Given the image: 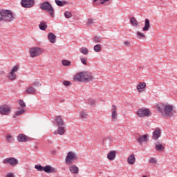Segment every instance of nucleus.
<instances>
[{"mask_svg":"<svg viewBox=\"0 0 177 177\" xmlns=\"http://www.w3.org/2000/svg\"><path fill=\"white\" fill-rule=\"evenodd\" d=\"M157 110L162 113V117H172L174 115V106L169 104L158 105Z\"/></svg>","mask_w":177,"mask_h":177,"instance_id":"1","label":"nucleus"},{"mask_svg":"<svg viewBox=\"0 0 177 177\" xmlns=\"http://www.w3.org/2000/svg\"><path fill=\"white\" fill-rule=\"evenodd\" d=\"M93 80V75L88 72H80L74 77V81L77 82H91Z\"/></svg>","mask_w":177,"mask_h":177,"instance_id":"2","label":"nucleus"},{"mask_svg":"<svg viewBox=\"0 0 177 177\" xmlns=\"http://www.w3.org/2000/svg\"><path fill=\"white\" fill-rule=\"evenodd\" d=\"M16 19V15L9 10H0V21H7L10 23Z\"/></svg>","mask_w":177,"mask_h":177,"instance_id":"3","label":"nucleus"},{"mask_svg":"<svg viewBox=\"0 0 177 177\" xmlns=\"http://www.w3.org/2000/svg\"><path fill=\"white\" fill-rule=\"evenodd\" d=\"M40 9L41 10H46L49 13L50 17H55V9L52 6V4L48 1H44L41 4H40Z\"/></svg>","mask_w":177,"mask_h":177,"instance_id":"4","label":"nucleus"},{"mask_svg":"<svg viewBox=\"0 0 177 177\" xmlns=\"http://www.w3.org/2000/svg\"><path fill=\"white\" fill-rule=\"evenodd\" d=\"M78 160V156L77 153L73 151H69L66 157L65 162L67 165H71L74 161Z\"/></svg>","mask_w":177,"mask_h":177,"instance_id":"5","label":"nucleus"},{"mask_svg":"<svg viewBox=\"0 0 177 177\" xmlns=\"http://www.w3.org/2000/svg\"><path fill=\"white\" fill-rule=\"evenodd\" d=\"M137 115L140 118L150 117V115H151V111H150L149 109L146 108L140 109L137 111Z\"/></svg>","mask_w":177,"mask_h":177,"instance_id":"6","label":"nucleus"},{"mask_svg":"<svg viewBox=\"0 0 177 177\" xmlns=\"http://www.w3.org/2000/svg\"><path fill=\"white\" fill-rule=\"evenodd\" d=\"M3 164L8 165L9 164L11 167H15L19 164V160L15 158H6L3 160Z\"/></svg>","mask_w":177,"mask_h":177,"instance_id":"7","label":"nucleus"},{"mask_svg":"<svg viewBox=\"0 0 177 177\" xmlns=\"http://www.w3.org/2000/svg\"><path fill=\"white\" fill-rule=\"evenodd\" d=\"M10 113H12V110L9 105L4 104L0 106V114H1V115H9Z\"/></svg>","mask_w":177,"mask_h":177,"instance_id":"8","label":"nucleus"},{"mask_svg":"<svg viewBox=\"0 0 177 177\" xmlns=\"http://www.w3.org/2000/svg\"><path fill=\"white\" fill-rule=\"evenodd\" d=\"M30 53L32 57H37L42 55V50L38 47H34L30 49Z\"/></svg>","mask_w":177,"mask_h":177,"instance_id":"9","label":"nucleus"},{"mask_svg":"<svg viewBox=\"0 0 177 177\" xmlns=\"http://www.w3.org/2000/svg\"><path fill=\"white\" fill-rule=\"evenodd\" d=\"M35 1L34 0H21L23 8H32Z\"/></svg>","mask_w":177,"mask_h":177,"instance_id":"10","label":"nucleus"},{"mask_svg":"<svg viewBox=\"0 0 177 177\" xmlns=\"http://www.w3.org/2000/svg\"><path fill=\"white\" fill-rule=\"evenodd\" d=\"M55 121L57 127H66V123L61 115L56 116Z\"/></svg>","mask_w":177,"mask_h":177,"instance_id":"11","label":"nucleus"},{"mask_svg":"<svg viewBox=\"0 0 177 177\" xmlns=\"http://www.w3.org/2000/svg\"><path fill=\"white\" fill-rule=\"evenodd\" d=\"M69 171L71 174L78 175L80 174V168L77 167V165L74 164H71L69 166Z\"/></svg>","mask_w":177,"mask_h":177,"instance_id":"12","label":"nucleus"},{"mask_svg":"<svg viewBox=\"0 0 177 177\" xmlns=\"http://www.w3.org/2000/svg\"><path fill=\"white\" fill-rule=\"evenodd\" d=\"M137 91L139 93L146 91V82H140L136 86Z\"/></svg>","mask_w":177,"mask_h":177,"instance_id":"13","label":"nucleus"},{"mask_svg":"<svg viewBox=\"0 0 177 177\" xmlns=\"http://www.w3.org/2000/svg\"><path fill=\"white\" fill-rule=\"evenodd\" d=\"M160 136H161V130L158 128L153 132L152 139L153 140H158Z\"/></svg>","mask_w":177,"mask_h":177,"instance_id":"14","label":"nucleus"},{"mask_svg":"<svg viewBox=\"0 0 177 177\" xmlns=\"http://www.w3.org/2000/svg\"><path fill=\"white\" fill-rule=\"evenodd\" d=\"M44 172L46 174H55L56 172V168L53 167L50 165H47L44 167Z\"/></svg>","mask_w":177,"mask_h":177,"instance_id":"15","label":"nucleus"},{"mask_svg":"<svg viewBox=\"0 0 177 177\" xmlns=\"http://www.w3.org/2000/svg\"><path fill=\"white\" fill-rule=\"evenodd\" d=\"M17 139L19 142H28V138L27 137V136L23 133H20L19 135H18V136L17 137Z\"/></svg>","mask_w":177,"mask_h":177,"instance_id":"16","label":"nucleus"},{"mask_svg":"<svg viewBox=\"0 0 177 177\" xmlns=\"http://www.w3.org/2000/svg\"><path fill=\"white\" fill-rule=\"evenodd\" d=\"M64 133H66L64 126L58 127L57 131L54 132V135H64Z\"/></svg>","mask_w":177,"mask_h":177,"instance_id":"17","label":"nucleus"},{"mask_svg":"<svg viewBox=\"0 0 177 177\" xmlns=\"http://www.w3.org/2000/svg\"><path fill=\"white\" fill-rule=\"evenodd\" d=\"M149 138L148 135H143V136H139L138 138H137V142L140 143V145H142V143L145 142H147V139Z\"/></svg>","mask_w":177,"mask_h":177,"instance_id":"18","label":"nucleus"},{"mask_svg":"<svg viewBox=\"0 0 177 177\" xmlns=\"http://www.w3.org/2000/svg\"><path fill=\"white\" fill-rule=\"evenodd\" d=\"M48 41L51 43V44H55L56 43V35L55 34H53V32H49L48 34Z\"/></svg>","mask_w":177,"mask_h":177,"instance_id":"19","label":"nucleus"},{"mask_svg":"<svg viewBox=\"0 0 177 177\" xmlns=\"http://www.w3.org/2000/svg\"><path fill=\"white\" fill-rule=\"evenodd\" d=\"M111 113L112 120L114 121L117 118V106L114 104L112 105Z\"/></svg>","mask_w":177,"mask_h":177,"instance_id":"20","label":"nucleus"},{"mask_svg":"<svg viewBox=\"0 0 177 177\" xmlns=\"http://www.w3.org/2000/svg\"><path fill=\"white\" fill-rule=\"evenodd\" d=\"M136 161V158H135V155L133 153H131L127 158V162L130 164V165H133Z\"/></svg>","mask_w":177,"mask_h":177,"instance_id":"21","label":"nucleus"},{"mask_svg":"<svg viewBox=\"0 0 177 177\" xmlns=\"http://www.w3.org/2000/svg\"><path fill=\"white\" fill-rule=\"evenodd\" d=\"M150 20L146 19L145 21V26L142 28V31H149L150 30Z\"/></svg>","mask_w":177,"mask_h":177,"instance_id":"22","label":"nucleus"},{"mask_svg":"<svg viewBox=\"0 0 177 177\" xmlns=\"http://www.w3.org/2000/svg\"><path fill=\"white\" fill-rule=\"evenodd\" d=\"M107 158L108 160H110V161H113V160H115V151H111L107 155Z\"/></svg>","mask_w":177,"mask_h":177,"instance_id":"23","label":"nucleus"},{"mask_svg":"<svg viewBox=\"0 0 177 177\" xmlns=\"http://www.w3.org/2000/svg\"><path fill=\"white\" fill-rule=\"evenodd\" d=\"M36 92H37V89H35V88L32 86H29L26 89V93H28V95H34V93H35Z\"/></svg>","mask_w":177,"mask_h":177,"instance_id":"24","label":"nucleus"},{"mask_svg":"<svg viewBox=\"0 0 177 177\" xmlns=\"http://www.w3.org/2000/svg\"><path fill=\"white\" fill-rule=\"evenodd\" d=\"M55 1L57 6H64V5H67L68 3V2L66 1L55 0Z\"/></svg>","mask_w":177,"mask_h":177,"instance_id":"25","label":"nucleus"},{"mask_svg":"<svg viewBox=\"0 0 177 177\" xmlns=\"http://www.w3.org/2000/svg\"><path fill=\"white\" fill-rule=\"evenodd\" d=\"M164 149H165V147L162 144H156V150H157V151H164Z\"/></svg>","mask_w":177,"mask_h":177,"instance_id":"26","label":"nucleus"},{"mask_svg":"<svg viewBox=\"0 0 177 177\" xmlns=\"http://www.w3.org/2000/svg\"><path fill=\"white\" fill-rule=\"evenodd\" d=\"M39 28H40L42 31H45L46 28H48V25L44 21L40 22L39 25Z\"/></svg>","mask_w":177,"mask_h":177,"instance_id":"27","label":"nucleus"},{"mask_svg":"<svg viewBox=\"0 0 177 177\" xmlns=\"http://www.w3.org/2000/svg\"><path fill=\"white\" fill-rule=\"evenodd\" d=\"M17 75L16 73H14L13 72H10L8 75V78L10 80V81H15L16 80Z\"/></svg>","mask_w":177,"mask_h":177,"instance_id":"28","label":"nucleus"},{"mask_svg":"<svg viewBox=\"0 0 177 177\" xmlns=\"http://www.w3.org/2000/svg\"><path fill=\"white\" fill-rule=\"evenodd\" d=\"M62 66H64L65 67H70V66H71V61H69L67 59H62Z\"/></svg>","mask_w":177,"mask_h":177,"instance_id":"29","label":"nucleus"},{"mask_svg":"<svg viewBox=\"0 0 177 177\" xmlns=\"http://www.w3.org/2000/svg\"><path fill=\"white\" fill-rule=\"evenodd\" d=\"M136 34L137 38H138V39H146V35H145L144 33L138 31Z\"/></svg>","mask_w":177,"mask_h":177,"instance_id":"30","label":"nucleus"},{"mask_svg":"<svg viewBox=\"0 0 177 177\" xmlns=\"http://www.w3.org/2000/svg\"><path fill=\"white\" fill-rule=\"evenodd\" d=\"M80 53L82 55H88L89 53V50L86 47H82L80 48Z\"/></svg>","mask_w":177,"mask_h":177,"instance_id":"31","label":"nucleus"},{"mask_svg":"<svg viewBox=\"0 0 177 177\" xmlns=\"http://www.w3.org/2000/svg\"><path fill=\"white\" fill-rule=\"evenodd\" d=\"M130 21L133 27H138L139 26V23L138 22V21H136V19H135V17H131Z\"/></svg>","mask_w":177,"mask_h":177,"instance_id":"32","label":"nucleus"},{"mask_svg":"<svg viewBox=\"0 0 177 177\" xmlns=\"http://www.w3.org/2000/svg\"><path fill=\"white\" fill-rule=\"evenodd\" d=\"M26 113L24 109H21L15 112V115H13V118H16L17 115H21L23 113Z\"/></svg>","mask_w":177,"mask_h":177,"instance_id":"33","label":"nucleus"},{"mask_svg":"<svg viewBox=\"0 0 177 177\" xmlns=\"http://www.w3.org/2000/svg\"><path fill=\"white\" fill-rule=\"evenodd\" d=\"M88 104H89L90 106H96V100L93 99V98H90L88 100L87 102Z\"/></svg>","mask_w":177,"mask_h":177,"instance_id":"34","label":"nucleus"},{"mask_svg":"<svg viewBox=\"0 0 177 177\" xmlns=\"http://www.w3.org/2000/svg\"><path fill=\"white\" fill-rule=\"evenodd\" d=\"M94 52L99 53L100 50H102V46L100 44H96L93 47Z\"/></svg>","mask_w":177,"mask_h":177,"instance_id":"35","label":"nucleus"},{"mask_svg":"<svg viewBox=\"0 0 177 177\" xmlns=\"http://www.w3.org/2000/svg\"><path fill=\"white\" fill-rule=\"evenodd\" d=\"M6 139L8 143H13V137L10 134H8Z\"/></svg>","mask_w":177,"mask_h":177,"instance_id":"36","label":"nucleus"},{"mask_svg":"<svg viewBox=\"0 0 177 177\" xmlns=\"http://www.w3.org/2000/svg\"><path fill=\"white\" fill-rule=\"evenodd\" d=\"M93 41L95 44H99V43L102 42V39L100 38V37L95 36V37H93Z\"/></svg>","mask_w":177,"mask_h":177,"instance_id":"37","label":"nucleus"},{"mask_svg":"<svg viewBox=\"0 0 177 177\" xmlns=\"http://www.w3.org/2000/svg\"><path fill=\"white\" fill-rule=\"evenodd\" d=\"M35 169H37V171H39L40 172H42V171H44V167H42L40 165H35Z\"/></svg>","mask_w":177,"mask_h":177,"instance_id":"38","label":"nucleus"},{"mask_svg":"<svg viewBox=\"0 0 177 177\" xmlns=\"http://www.w3.org/2000/svg\"><path fill=\"white\" fill-rule=\"evenodd\" d=\"M80 115L81 118H86V117H88V113H86L85 111H83L80 112Z\"/></svg>","mask_w":177,"mask_h":177,"instance_id":"39","label":"nucleus"},{"mask_svg":"<svg viewBox=\"0 0 177 177\" xmlns=\"http://www.w3.org/2000/svg\"><path fill=\"white\" fill-rule=\"evenodd\" d=\"M64 16L66 19H70L71 17H73V14H71L70 12L68 11H66L64 12Z\"/></svg>","mask_w":177,"mask_h":177,"instance_id":"40","label":"nucleus"},{"mask_svg":"<svg viewBox=\"0 0 177 177\" xmlns=\"http://www.w3.org/2000/svg\"><path fill=\"white\" fill-rule=\"evenodd\" d=\"M80 61L83 64H84V66H86V64H88V63L86 62L87 59L86 57H80Z\"/></svg>","mask_w":177,"mask_h":177,"instance_id":"41","label":"nucleus"},{"mask_svg":"<svg viewBox=\"0 0 177 177\" xmlns=\"http://www.w3.org/2000/svg\"><path fill=\"white\" fill-rule=\"evenodd\" d=\"M149 161L150 164H157V160L155 158H151Z\"/></svg>","mask_w":177,"mask_h":177,"instance_id":"42","label":"nucleus"},{"mask_svg":"<svg viewBox=\"0 0 177 177\" xmlns=\"http://www.w3.org/2000/svg\"><path fill=\"white\" fill-rule=\"evenodd\" d=\"M19 104L21 106V107H26V103L24 102V101H23V100H19Z\"/></svg>","mask_w":177,"mask_h":177,"instance_id":"43","label":"nucleus"},{"mask_svg":"<svg viewBox=\"0 0 177 177\" xmlns=\"http://www.w3.org/2000/svg\"><path fill=\"white\" fill-rule=\"evenodd\" d=\"M63 84H64V86H70V85H71V82L67 81V80H64L63 82Z\"/></svg>","mask_w":177,"mask_h":177,"instance_id":"44","label":"nucleus"},{"mask_svg":"<svg viewBox=\"0 0 177 177\" xmlns=\"http://www.w3.org/2000/svg\"><path fill=\"white\" fill-rule=\"evenodd\" d=\"M19 71V68L17 66H14L11 71V73H17Z\"/></svg>","mask_w":177,"mask_h":177,"instance_id":"45","label":"nucleus"},{"mask_svg":"<svg viewBox=\"0 0 177 177\" xmlns=\"http://www.w3.org/2000/svg\"><path fill=\"white\" fill-rule=\"evenodd\" d=\"M88 26H91V24H93V19L90 18L87 21Z\"/></svg>","mask_w":177,"mask_h":177,"instance_id":"46","label":"nucleus"},{"mask_svg":"<svg viewBox=\"0 0 177 177\" xmlns=\"http://www.w3.org/2000/svg\"><path fill=\"white\" fill-rule=\"evenodd\" d=\"M32 85L34 86H41L42 84H41V83H39V82H34L32 83Z\"/></svg>","mask_w":177,"mask_h":177,"instance_id":"47","label":"nucleus"},{"mask_svg":"<svg viewBox=\"0 0 177 177\" xmlns=\"http://www.w3.org/2000/svg\"><path fill=\"white\" fill-rule=\"evenodd\" d=\"M6 177H15L13 173H8Z\"/></svg>","mask_w":177,"mask_h":177,"instance_id":"48","label":"nucleus"},{"mask_svg":"<svg viewBox=\"0 0 177 177\" xmlns=\"http://www.w3.org/2000/svg\"><path fill=\"white\" fill-rule=\"evenodd\" d=\"M0 75H5V72L1 71H0Z\"/></svg>","mask_w":177,"mask_h":177,"instance_id":"49","label":"nucleus"},{"mask_svg":"<svg viewBox=\"0 0 177 177\" xmlns=\"http://www.w3.org/2000/svg\"><path fill=\"white\" fill-rule=\"evenodd\" d=\"M129 44V43L128 42V41H124V45H125L126 46H128Z\"/></svg>","mask_w":177,"mask_h":177,"instance_id":"50","label":"nucleus"},{"mask_svg":"<svg viewBox=\"0 0 177 177\" xmlns=\"http://www.w3.org/2000/svg\"><path fill=\"white\" fill-rule=\"evenodd\" d=\"M107 139L109 140V142H111V140L113 139V138H111V137H108Z\"/></svg>","mask_w":177,"mask_h":177,"instance_id":"51","label":"nucleus"},{"mask_svg":"<svg viewBox=\"0 0 177 177\" xmlns=\"http://www.w3.org/2000/svg\"><path fill=\"white\" fill-rule=\"evenodd\" d=\"M142 177H147V176H143Z\"/></svg>","mask_w":177,"mask_h":177,"instance_id":"52","label":"nucleus"}]
</instances>
